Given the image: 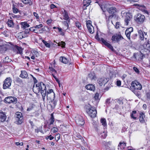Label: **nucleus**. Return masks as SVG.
Listing matches in <instances>:
<instances>
[{"label": "nucleus", "instance_id": "nucleus-1", "mask_svg": "<svg viewBox=\"0 0 150 150\" xmlns=\"http://www.w3.org/2000/svg\"><path fill=\"white\" fill-rule=\"evenodd\" d=\"M131 85L132 87L133 88L132 91L137 96L138 95L139 92H137V93H135V91L136 90H141L142 88L141 84L139 82L135 81L132 82Z\"/></svg>", "mask_w": 150, "mask_h": 150}, {"label": "nucleus", "instance_id": "nucleus-2", "mask_svg": "<svg viewBox=\"0 0 150 150\" xmlns=\"http://www.w3.org/2000/svg\"><path fill=\"white\" fill-rule=\"evenodd\" d=\"M86 111L89 115L91 117H95L96 116V111L94 107H91L90 105L86 107Z\"/></svg>", "mask_w": 150, "mask_h": 150}, {"label": "nucleus", "instance_id": "nucleus-3", "mask_svg": "<svg viewBox=\"0 0 150 150\" xmlns=\"http://www.w3.org/2000/svg\"><path fill=\"white\" fill-rule=\"evenodd\" d=\"M45 86V84L42 82H40L38 84H36L34 85L33 87V91L35 93H38L40 91H42V88L43 87L42 86Z\"/></svg>", "mask_w": 150, "mask_h": 150}, {"label": "nucleus", "instance_id": "nucleus-4", "mask_svg": "<svg viewBox=\"0 0 150 150\" xmlns=\"http://www.w3.org/2000/svg\"><path fill=\"white\" fill-rule=\"evenodd\" d=\"M101 8L103 12H105L107 10L109 13L112 14H114L116 11V9L115 7H112L107 8L105 7L104 5H102L101 6Z\"/></svg>", "mask_w": 150, "mask_h": 150}, {"label": "nucleus", "instance_id": "nucleus-5", "mask_svg": "<svg viewBox=\"0 0 150 150\" xmlns=\"http://www.w3.org/2000/svg\"><path fill=\"white\" fill-rule=\"evenodd\" d=\"M138 33L141 40H144L145 39L146 40V42L144 43H148V40H147V35L146 33H145L141 30H138Z\"/></svg>", "mask_w": 150, "mask_h": 150}, {"label": "nucleus", "instance_id": "nucleus-6", "mask_svg": "<svg viewBox=\"0 0 150 150\" xmlns=\"http://www.w3.org/2000/svg\"><path fill=\"white\" fill-rule=\"evenodd\" d=\"M145 19V16L140 13H138L135 17L134 20L139 23H142Z\"/></svg>", "mask_w": 150, "mask_h": 150}, {"label": "nucleus", "instance_id": "nucleus-7", "mask_svg": "<svg viewBox=\"0 0 150 150\" xmlns=\"http://www.w3.org/2000/svg\"><path fill=\"white\" fill-rule=\"evenodd\" d=\"M123 39V37L120 33L115 34L112 35L111 38V40L113 42H118L120 40Z\"/></svg>", "mask_w": 150, "mask_h": 150}, {"label": "nucleus", "instance_id": "nucleus-8", "mask_svg": "<svg viewBox=\"0 0 150 150\" xmlns=\"http://www.w3.org/2000/svg\"><path fill=\"white\" fill-rule=\"evenodd\" d=\"M17 99L16 98L9 96L6 97L4 99V102L8 103H11L14 104H16L17 102Z\"/></svg>", "mask_w": 150, "mask_h": 150}, {"label": "nucleus", "instance_id": "nucleus-9", "mask_svg": "<svg viewBox=\"0 0 150 150\" xmlns=\"http://www.w3.org/2000/svg\"><path fill=\"white\" fill-rule=\"evenodd\" d=\"M75 121L78 126H82L84 125L85 122L83 117L80 115H77L75 117Z\"/></svg>", "mask_w": 150, "mask_h": 150}, {"label": "nucleus", "instance_id": "nucleus-10", "mask_svg": "<svg viewBox=\"0 0 150 150\" xmlns=\"http://www.w3.org/2000/svg\"><path fill=\"white\" fill-rule=\"evenodd\" d=\"M3 85L4 89L8 88L11 85L12 80L10 77L6 78L4 81Z\"/></svg>", "mask_w": 150, "mask_h": 150}, {"label": "nucleus", "instance_id": "nucleus-11", "mask_svg": "<svg viewBox=\"0 0 150 150\" xmlns=\"http://www.w3.org/2000/svg\"><path fill=\"white\" fill-rule=\"evenodd\" d=\"M132 16L131 13L129 12L126 13L125 17V24L126 25H129V22L132 19Z\"/></svg>", "mask_w": 150, "mask_h": 150}, {"label": "nucleus", "instance_id": "nucleus-12", "mask_svg": "<svg viewBox=\"0 0 150 150\" xmlns=\"http://www.w3.org/2000/svg\"><path fill=\"white\" fill-rule=\"evenodd\" d=\"M108 80L105 78H102L98 80V83L100 86H104L108 82Z\"/></svg>", "mask_w": 150, "mask_h": 150}, {"label": "nucleus", "instance_id": "nucleus-13", "mask_svg": "<svg viewBox=\"0 0 150 150\" xmlns=\"http://www.w3.org/2000/svg\"><path fill=\"white\" fill-rule=\"evenodd\" d=\"M101 40H102V43H103L108 48L110 49L112 51H114V48L108 42H107L106 40H104L103 38H102Z\"/></svg>", "mask_w": 150, "mask_h": 150}, {"label": "nucleus", "instance_id": "nucleus-14", "mask_svg": "<svg viewBox=\"0 0 150 150\" xmlns=\"http://www.w3.org/2000/svg\"><path fill=\"white\" fill-rule=\"evenodd\" d=\"M43 87L42 88V91H41V93L42 97V99L44 101L45 99V97L46 95V88L45 86H42Z\"/></svg>", "mask_w": 150, "mask_h": 150}, {"label": "nucleus", "instance_id": "nucleus-15", "mask_svg": "<svg viewBox=\"0 0 150 150\" xmlns=\"http://www.w3.org/2000/svg\"><path fill=\"white\" fill-rule=\"evenodd\" d=\"M91 3L90 0H83V8L86 9V7L88 6Z\"/></svg>", "mask_w": 150, "mask_h": 150}, {"label": "nucleus", "instance_id": "nucleus-16", "mask_svg": "<svg viewBox=\"0 0 150 150\" xmlns=\"http://www.w3.org/2000/svg\"><path fill=\"white\" fill-rule=\"evenodd\" d=\"M134 56L135 59L140 61H141L143 57V55L142 53L134 54Z\"/></svg>", "mask_w": 150, "mask_h": 150}, {"label": "nucleus", "instance_id": "nucleus-17", "mask_svg": "<svg viewBox=\"0 0 150 150\" xmlns=\"http://www.w3.org/2000/svg\"><path fill=\"white\" fill-rule=\"evenodd\" d=\"M6 119V116L5 114L1 112H0V120L2 122L5 121Z\"/></svg>", "mask_w": 150, "mask_h": 150}, {"label": "nucleus", "instance_id": "nucleus-18", "mask_svg": "<svg viewBox=\"0 0 150 150\" xmlns=\"http://www.w3.org/2000/svg\"><path fill=\"white\" fill-rule=\"evenodd\" d=\"M20 77L23 79H28V74L25 71H21V73L20 75Z\"/></svg>", "mask_w": 150, "mask_h": 150}, {"label": "nucleus", "instance_id": "nucleus-19", "mask_svg": "<svg viewBox=\"0 0 150 150\" xmlns=\"http://www.w3.org/2000/svg\"><path fill=\"white\" fill-rule=\"evenodd\" d=\"M87 27L90 33L92 34L94 33V28L91 24H87Z\"/></svg>", "mask_w": 150, "mask_h": 150}, {"label": "nucleus", "instance_id": "nucleus-20", "mask_svg": "<svg viewBox=\"0 0 150 150\" xmlns=\"http://www.w3.org/2000/svg\"><path fill=\"white\" fill-rule=\"evenodd\" d=\"M86 88L91 91H94L95 90V87L93 85L89 84L87 85L86 86Z\"/></svg>", "mask_w": 150, "mask_h": 150}, {"label": "nucleus", "instance_id": "nucleus-21", "mask_svg": "<svg viewBox=\"0 0 150 150\" xmlns=\"http://www.w3.org/2000/svg\"><path fill=\"white\" fill-rule=\"evenodd\" d=\"M137 8L142 12H144L146 13H148V12L146 10V7L144 5H141L140 6H139V7H137Z\"/></svg>", "mask_w": 150, "mask_h": 150}, {"label": "nucleus", "instance_id": "nucleus-22", "mask_svg": "<svg viewBox=\"0 0 150 150\" xmlns=\"http://www.w3.org/2000/svg\"><path fill=\"white\" fill-rule=\"evenodd\" d=\"M51 102L50 104H49L51 106V108L52 109H54L55 107L57 104V101L54 100H51Z\"/></svg>", "mask_w": 150, "mask_h": 150}, {"label": "nucleus", "instance_id": "nucleus-23", "mask_svg": "<svg viewBox=\"0 0 150 150\" xmlns=\"http://www.w3.org/2000/svg\"><path fill=\"white\" fill-rule=\"evenodd\" d=\"M59 60L62 62L64 64H67L68 62V60L67 59L64 57H60Z\"/></svg>", "mask_w": 150, "mask_h": 150}, {"label": "nucleus", "instance_id": "nucleus-24", "mask_svg": "<svg viewBox=\"0 0 150 150\" xmlns=\"http://www.w3.org/2000/svg\"><path fill=\"white\" fill-rule=\"evenodd\" d=\"M145 117V115L143 112H141L140 113L139 120L140 122L143 123L144 122V118Z\"/></svg>", "mask_w": 150, "mask_h": 150}, {"label": "nucleus", "instance_id": "nucleus-25", "mask_svg": "<svg viewBox=\"0 0 150 150\" xmlns=\"http://www.w3.org/2000/svg\"><path fill=\"white\" fill-rule=\"evenodd\" d=\"M54 119L53 113H52L51 115V117L49 120L50 122L49 125H51L53 124V123L54 122Z\"/></svg>", "mask_w": 150, "mask_h": 150}, {"label": "nucleus", "instance_id": "nucleus-26", "mask_svg": "<svg viewBox=\"0 0 150 150\" xmlns=\"http://www.w3.org/2000/svg\"><path fill=\"white\" fill-rule=\"evenodd\" d=\"M21 27L24 29L26 28L29 27V25L26 22H22L21 23Z\"/></svg>", "mask_w": 150, "mask_h": 150}, {"label": "nucleus", "instance_id": "nucleus-27", "mask_svg": "<svg viewBox=\"0 0 150 150\" xmlns=\"http://www.w3.org/2000/svg\"><path fill=\"white\" fill-rule=\"evenodd\" d=\"M15 48L17 50V53L21 54L22 52V48L18 46H16Z\"/></svg>", "mask_w": 150, "mask_h": 150}, {"label": "nucleus", "instance_id": "nucleus-28", "mask_svg": "<svg viewBox=\"0 0 150 150\" xmlns=\"http://www.w3.org/2000/svg\"><path fill=\"white\" fill-rule=\"evenodd\" d=\"M22 2L25 4H29L30 5L33 4V2L31 0H22Z\"/></svg>", "mask_w": 150, "mask_h": 150}, {"label": "nucleus", "instance_id": "nucleus-29", "mask_svg": "<svg viewBox=\"0 0 150 150\" xmlns=\"http://www.w3.org/2000/svg\"><path fill=\"white\" fill-rule=\"evenodd\" d=\"M88 77L91 80L94 79L95 77V74L93 72H91L88 74Z\"/></svg>", "mask_w": 150, "mask_h": 150}, {"label": "nucleus", "instance_id": "nucleus-30", "mask_svg": "<svg viewBox=\"0 0 150 150\" xmlns=\"http://www.w3.org/2000/svg\"><path fill=\"white\" fill-rule=\"evenodd\" d=\"M55 94L54 93V97H53V98L52 99V96L51 94H47V100L50 99V100H54L55 98Z\"/></svg>", "mask_w": 150, "mask_h": 150}, {"label": "nucleus", "instance_id": "nucleus-31", "mask_svg": "<svg viewBox=\"0 0 150 150\" xmlns=\"http://www.w3.org/2000/svg\"><path fill=\"white\" fill-rule=\"evenodd\" d=\"M8 25L9 27H13L14 26L12 20H8L7 22Z\"/></svg>", "mask_w": 150, "mask_h": 150}, {"label": "nucleus", "instance_id": "nucleus-32", "mask_svg": "<svg viewBox=\"0 0 150 150\" xmlns=\"http://www.w3.org/2000/svg\"><path fill=\"white\" fill-rule=\"evenodd\" d=\"M136 116V111H133L131 115V117L134 119H136L137 118Z\"/></svg>", "mask_w": 150, "mask_h": 150}, {"label": "nucleus", "instance_id": "nucleus-33", "mask_svg": "<svg viewBox=\"0 0 150 150\" xmlns=\"http://www.w3.org/2000/svg\"><path fill=\"white\" fill-rule=\"evenodd\" d=\"M100 122L103 126L105 127L107 125L106 120L105 119L101 118L100 120Z\"/></svg>", "mask_w": 150, "mask_h": 150}, {"label": "nucleus", "instance_id": "nucleus-34", "mask_svg": "<svg viewBox=\"0 0 150 150\" xmlns=\"http://www.w3.org/2000/svg\"><path fill=\"white\" fill-rule=\"evenodd\" d=\"M11 61V59H9L8 57H6L4 59L3 61L4 63H6L10 62Z\"/></svg>", "mask_w": 150, "mask_h": 150}, {"label": "nucleus", "instance_id": "nucleus-35", "mask_svg": "<svg viewBox=\"0 0 150 150\" xmlns=\"http://www.w3.org/2000/svg\"><path fill=\"white\" fill-rule=\"evenodd\" d=\"M16 119L23 117L22 113L19 112H17L16 113Z\"/></svg>", "mask_w": 150, "mask_h": 150}, {"label": "nucleus", "instance_id": "nucleus-36", "mask_svg": "<svg viewBox=\"0 0 150 150\" xmlns=\"http://www.w3.org/2000/svg\"><path fill=\"white\" fill-rule=\"evenodd\" d=\"M57 29H58L60 33V34L61 35L63 36L64 35V32L65 31L63 30L61 28L59 27H57Z\"/></svg>", "mask_w": 150, "mask_h": 150}, {"label": "nucleus", "instance_id": "nucleus-37", "mask_svg": "<svg viewBox=\"0 0 150 150\" xmlns=\"http://www.w3.org/2000/svg\"><path fill=\"white\" fill-rule=\"evenodd\" d=\"M64 19L66 20H68L69 18V17L67 13V12L65 10H64Z\"/></svg>", "mask_w": 150, "mask_h": 150}, {"label": "nucleus", "instance_id": "nucleus-38", "mask_svg": "<svg viewBox=\"0 0 150 150\" xmlns=\"http://www.w3.org/2000/svg\"><path fill=\"white\" fill-rule=\"evenodd\" d=\"M54 93L53 91V90L52 89H50L49 91H48L47 93V94H51L52 96V99L54 97Z\"/></svg>", "mask_w": 150, "mask_h": 150}, {"label": "nucleus", "instance_id": "nucleus-39", "mask_svg": "<svg viewBox=\"0 0 150 150\" xmlns=\"http://www.w3.org/2000/svg\"><path fill=\"white\" fill-rule=\"evenodd\" d=\"M7 48L4 45H0V51H4L6 50Z\"/></svg>", "mask_w": 150, "mask_h": 150}, {"label": "nucleus", "instance_id": "nucleus-40", "mask_svg": "<svg viewBox=\"0 0 150 150\" xmlns=\"http://www.w3.org/2000/svg\"><path fill=\"white\" fill-rule=\"evenodd\" d=\"M16 120L17 121L18 123V124H21L23 122V117L16 118Z\"/></svg>", "mask_w": 150, "mask_h": 150}, {"label": "nucleus", "instance_id": "nucleus-41", "mask_svg": "<svg viewBox=\"0 0 150 150\" xmlns=\"http://www.w3.org/2000/svg\"><path fill=\"white\" fill-rule=\"evenodd\" d=\"M131 32H129V31H127V30H126L125 31V34L126 35V36L129 40H130V35Z\"/></svg>", "mask_w": 150, "mask_h": 150}, {"label": "nucleus", "instance_id": "nucleus-42", "mask_svg": "<svg viewBox=\"0 0 150 150\" xmlns=\"http://www.w3.org/2000/svg\"><path fill=\"white\" fill-rule=\"evenodd\" d=\"M42 42L48 48H50V44L49 43H47L46 41L43 40Z\"/></svg>", "mask_w": 150, "mask_h": 150}, {"label": "nucleus", "instance_id": "nucleus-43", "mask_svg": "<svg viewBox=\"0 0 150 150\" xmlns=\"http://www.w3.org/2000/svg\"><path fill=\"white\" fill-rule=\"evenodd\" d=\"M76 26L79 29H81V24L78 22H76L75 23Z\"/></svg>", "mask_w": 150, "mask_h": 150}, {"label": "nucleus", "instance_id": "nucleus-44", "mask_svg": "<svg viewBox=\"0 0 150 150\" xmlns=\"http://www.w3.org/2000/svg\"><path fill=\"white\" fill-rule=\"evenodd\" d=\"M33 54L35 57H37L39 56L38 52L36 50H34L33 52Z\"/></svg>", "mask_w": 150, "mask_h": 150}, {"label": "nucleus", "instance_id": "nucleus-45", "mask_svg": "<svg viewBox=\"0 0 150 150\" xmlns=\"http://www.w3.org/2000/svg\"><path fill=\"white\" fill-rule=\"evenodd\" d=\"M35 106V105L33 104L30 105V106L27 108V111H30L32 110Z\"/></svg>", "mask_w": 150, "mask_h": 150}, {"label": "nucleus", "instance_id": "nucleus-46", "mask_svg": "<svg viewBox=\"0 0 150 150\" xmlns=\"http://www.w3.org/2000/svg\"><path fill=\"white\" fill-rule=\"evenodd\" d=\"M12 9H13V12L14 13H18V10L17 8L15 7L14 5L13 6Z\"/></svg>", "mask_w": 150, "mask_h": 150}, {"label": "nucleus", "instance_id": "nucleus-47", "mask_svg": "<svg viewBox=\"0 0 150 150\" xmlns=\"http://www.w3.org/2000/svg\"><path fill=\"white\" fill-rule=\"evenodd\" d=\"M60 138V134L59 133L57 134L55 136V139L57 141H58Z\"/></svg>", "mask_w": 150, "mask_h": 150}, {"label": "nucleus", "instance_id": "nucleus-48", "mask_svg": "<svg viewBox=\"0 0 150 150\" xmlns=\"http://www.w3.org/2000/svg\"><path fill=\"white\" fill-rule=\"evenodd\" d=\"M51 130L52 131L53 133H55L58 131V129L56 127H53L51 129Z\"/></svg>", "mask_w": 150, "mask_h": 150}, {"label": "nucleus", "instance_id": "nucleus-49", "mask_svg": "<svg viewBox=\"0 0 150 150\" xmlns=\"http://www.w3.org/2000/svg\"><path fill=\"white\" fill-rule=\"evenodd\" d=\"M29 30L31 31H33L35 33H38V32H35V31L36 30V29H35V27H32L30 28L29 29Z\"/></svg>", "mask_w": 150, "mask_h": 150}, {"label": "nucleus", "instance_id": "nucleus-50", "mask_svg": "<svg viewBox=\"0 0 150 150\" xmlns=\"http://www.w3.org/2000/svg\"><path fill=\"white\" fill-rule=\"evenodd\" d=\"M121 147L122 149L125 148V147L126 146V144L124 142H121Z\"/></svg>", "mask_w": 150, "mask_h": 150}, {"label": "nucleus", "instance_id": "nucleus-51", "mask_svg": "<svg viewBox=\"0 0 150 150\" xmlns=\"http://www.w3.org/2000/svg\"><path fill=\"white\" fill-rule=\"evenodd\" d=\"M43 26V25L42 24H40L38 25H36L35 26V28L39 29V28H41V27H42Z\"/></svg>", "mask_w": 150, "mask_h": 150}, {"label": "nucleus", "instance_id": "nucleus-52", "mask_svg": "<svg viewBox=\"0 0 150 150\" xmlns=\"http://www.w3.org/2000/svg\"><path fill=\"white\" fill-rule=\"evenodd\" d=\"M99 94L98 93H96L95 96H94V98L96 100L98 99L99 98Z\"/></svg>", "mask_w": 150, "mask_h": 150}, {"label": "nucleus", "instance_id": "nucleus-53", "mask_svg": "<svg viewBox=\"0 0 150 150\" xmlns=\"http://www.w3.org/2000/svg\"><path fill=\"white\" fill-rule=\"evenodd\" d=\"M49 69H50L51 71H52L53 72H54V73H57L56 71L53 68H52V67H49Z\"/></svg>", "mask_w": 150, "mask_h": 150}, {"label": "nucleus", "instance_id": "nucleus-54", "mask_svg": "<svg viewBox=\"0 0 150 150\" xmlns=\"http://www.w3.org/2000/svg\"><path fill=\"white\" fill-rule=\"evenodd\" d=\"M76 136L80 139H81L83 138L82 136L80 135L79 133L76 134Z\"/></svg>", "mask_w": 150, "mask_h": 150}, {"label": "nucleus", "instance_id": "nucleus-55", "mask_svg": "<svg viewBox=\"0 0 150 150\" xmlns=\"http://www.w3.org/2000/svg\"><path fill=\"white\" fill-rule=\"evenodd\" d=\"M146 97L149 100H150V93L147 92L146 93Z\"/></svg>", "mask_w": 150, "mask_h": 150}, {"label": "nucleus", "instance_id": "nucleus-56", "mask_svg": "<svg viewBox=\"0 0 150 150\" xmlns=\"http://www.w3.org/2000/svg\"><path fill=\"white\" fill-rule=\"evenodd\" d=\"M120 23L119 22H117L116 23L115 27L116 28H118L119 27Z\"/></svg>", "mask_w": 150, "mask_h": 150}, {"label": "nucleus", "instance_id": "nucleus-57", "mask_svg": "<svg viewBox=\"0 0 150 150\" xmlns=\"http://www.w3.org/2000/svg\"><path fill=\"white\" fill-rule=\"evenodd\" d=\"M18 38L19 39H21L23 38L22 37V33L21 32L18 34Z\"/></svg>", "mask_w": 150, "mask_h": 150}, {"label": "nucleus", "instance_id": "nucleus-58", "mask_svg": "<svg viewBox=\"0 0 150 150\" xmlns=\"http://www.w3.org/2000/svg\"><path fill=\"white\" fill-rule=\"evenodd\" d=\"M95 38L97 39V40H98V41H99L100 42H102V40H101V39H102V38H100L99 37H98V35H97L96 36H95Z\"/></svg>", "mask_w": 150, "mask_h": 150}, {"label": "nucleus", "instance_id": "nucleus-59", "mask_svg": "<svg viewBox=\"0 0 150 150\" xmlns=\"http://www.w3.org/2000/svg\"><path fill=\"white\" fill-rule=\"evenodd\" d=\"M126 30H127V31H129V32H132L133 31V28L132 27H130L129 28L127 29Z\"/></svg>", "mask_w": 150, "mask_h": 150}, {"label": "nucleus", "instance_id": "nucleus-60", "mask_svg": "<svg viewBox=\"0 0 150 150\" xmlns=\"http://www.w3.org/2000/svg\"><path fill=\"white\" fill-rule=\"evenodd\" d=\"M137 33L134 34L132 36V38L133 39H135L137 37Z\"/></svg>", "mask_w": 150, "mask_h": 150}, {"label": "nucleus", "instance_id": "nucleus-61", "mask_svg": "<svg viewBox=\"0 0 150 150\" xmlns=\"http://www.w3.org/2000/svg\"><path fill=\"white\" fill-rule=\"evenodd\" d=\"M121 142H120L118 146V150H122L123 149H122L121 147V145H122L121 144Z\"/></svg>", "mask_w": 150, "mask_h": 150}, {"label": "nucleus", "instance_id": "nucleus-62", "mask_svg": "<svg viewBox=\"0 0 150 150\" xmlns=\"http://www.w3.org/2000/svg\"><path fill=\"white\" fill-rule=\"evenodd\" d=\"M133 69L137 73H138L139 72V70L136 67H133Z\"/></svg>", "mask_w": 150, "mask_h": 150}, {"label": "nucleus", "instance_id": "nucleus-63", "mask_svg": "<svg viewBox=\"0 0 150 150\" xmlns=\"http://www.w3.org/2000/svg\"><path fill=\"white\" fill-rule=\"evenodd\" d=\"M117 85L118 86H120L121 84V82L120 80H117L116 82Z\"/></svg>", "mask_w": 150, "mask_h": 150}, {"label": "nucleus", "instance_id": "nucleus-64", "mask_svg": "<svg viewBox=\"0 0 150 150\" xmlns=\"http://www.w3.org/2000/svg\"><path fill=\"white\" fill-rule=\"evenodd\" d=\"M33 15L34 16H35L36 18L38 19L39 18V16L38 14H37L35 12H34Z\"/></svg>", "mask_w": 150, "mask_h": 150}]
</instances>
